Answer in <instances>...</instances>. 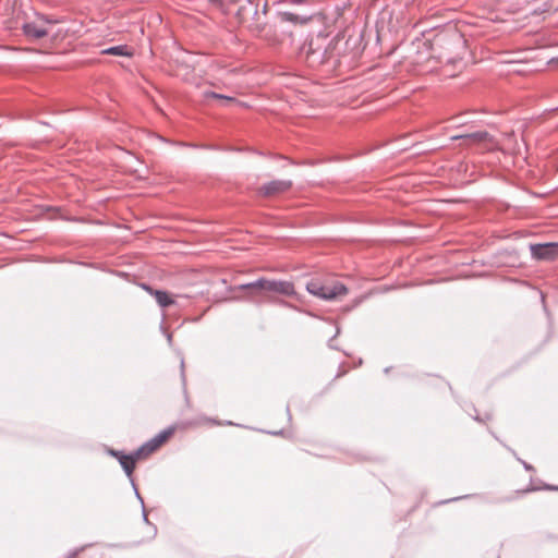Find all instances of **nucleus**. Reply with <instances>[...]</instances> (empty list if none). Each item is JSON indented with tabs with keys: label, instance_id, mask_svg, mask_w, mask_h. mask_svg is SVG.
I'll use <instances>...</instances> for the list:
<instances>
[{
	"label": "nucleus",
	"instance_id": "f257e3e1",
	"mask_svg": "<svg viewBox=\"0 0 558 558\" xmlns=\"http://www.w3.org/2000/svg\"><path fill=\"white\" fill-rule=\"evenodd\" d=\"M238 290L246 291L247 300L260 303L264 300L260 298L263 292H269L279 295L294 296L296 295L294 284L286 280H269L266 278H258L255 281L242 283L236 287Z\"/></svg>",
	"mask_w": 558,
	"mask_h": 558
},
{
	"label": "nucleus",
	"instance_id": "f03ea898",
	"mask_svg": "<svg viewBox=\"0 0 558 558\" xmlns=\"http://www.w3.org/2000/svg\"><path fill=\"white\" fill-rule=\"evenodd\" d=\"M260 0H247L238 11L239 19L246 24L250 32L255 36H260L266 27L267 2L263 3L262 13L259 12Z\"/></svg>",
	"mask_w": 558,
	"mask_h": 558
},
{
	"label": "nucleus",
	"instance_id": "7ed1b4c3",
	"mask_svg": "<svg viewBox=\"0 0 558 558\" xmlns=\"http://www.w3.org/2000/svg\"><path fill=\"white\" fill-rule=\"evenodd\" d=\"M306 291L326 301L333 300L339 295H345L349 292L348 288L341 282H336L332 286H324L317 279H313L306 283Z\"/></svg>",
	"mask_w": 558,
	"mask_h": 558
},
{
	"label": "nucleus",
	"instance_id": "20e7f679",
	"mask_svg": "<svg viewBox=\"0 0 558 558\" xmlns=\"http://www.w3.org/2000/svg\"><path fill=\"white\" fill-rule=\"evenodd\" d=\"M530 252L533 259L555 260L558 258V242L531 244Z\"/></svg>",
	"mask_w": 558,
	"mask_h": 558
},
{
	"label": "nucleus",
	"instance_id": "39448f33",
	"mask_svg": "<svg viewBox=\"0 0 558 558\" xmlns=\"http://www.w3.org/2000/svg\"><path fill=\"white\" fill-rule=\"evenodd\" d=\"M109 453L117 458L120 465L124 470L128 477L132 478L133 471L137 459L142 456V449H137L130 454H125L122 451L111 449Z\"/></svg>",
	"mask_w": 558,
	"mask_h": 558
},
{
	"label": "nucleus",
	"instance_id": "423d86ee",
	"mask_svg": "<svg viewBox=\"0 0 558 558\" xmlns=\"http://www.w3.org/2000/svg\"><path fill=\"white\" fill-rule=\"evenodd\" d=\"M292 187L291 180H272L263 184L259 189V193L263 196H274L289 191Z\"/></svg>",
	"mask_w": 558,
	"mask_h": 558
},
{
	"label": "nucleus",
	"instance_id": "0eeeda50",
	"mask_svg": "<svg viewBox=\"0 0 558 558\" xmlns=\"http://www.w3.org/2000/svg\"><path fill=\"white\" fill-rule=\"evenodd\" d=\"M450 140L451 141L464 140V141H470L472 143H484V144H486L485 145L486 148H490L495 144L494 137L486 131H478V132H474V133L452 135L450 137Z\"/></svg>",
	"mask_w": 558,
	"mask_h": 558
},
{
	"label": "nucleus",
	"instance_id": "6e6552de",
	"mask_svg": "<svg viewBox=\"0 0 558 558\" xmlns=\"http://www.w3.org/2000/svg\"><path fill=\"white\" fill-rule=\"evenodd\" d=\"M173 433L172 428L165 429L157 434L154 438L145 442L142 447L138 449H142L143 453H150L155 451L169 436H171Z\"/></svg>",
	"mask_w": 558,
	"mask_h": 558
},
{
	"label": "nucleus",
	"instance_id": "1a4fd4ad",
	"mask_svg": "<svg viewBox=\"0 0 558 558\" xmlns=\"http://www.w3.org/2000/svg\"><path fill=\"white\" fill-rule=\"evenodd\" d=\"M23 32L27 37L35 39H39L48 35V31L45 27H41L34 22L25 23L23 25Z\"/></svg>",
	"mask_w": 558,
	"mask_h": 558
},
{
	"label": "nucleus",
	"instance_id": "9d476101",
	"mask_svg": "<svg viewBox=\"0 0 558 558\" xmlns=\"http://www.w3.org/2000/svg\"><path fill=\"white\" fill-rule=\"evenodd\" d=\"M143 287H144V289H146L147 291H149L150 293H153L155 295L156 302L158 303V305L160 307H167V306L173 304L174 301L166 291L153 290L150 287L145 286V284Z\"/></svg>",
	"mask_w": 558,
	"mask_h": 558
},
{
	"label": "nucleus",
	"instance_id": "9b49d317",
	"mask_svg": "<svg viewBox=\"0 0 558 558\" xmlns=\"http://www.w3.org/2000/svg\"><path fill=\"white\" fill-rule=\"evenodd\" d=\"M280 15L282 21L300 25L308 23L312 19L310 15H299L289 11L281 12Z\"/></svg>",
	"mask_w": 558,
	"mask_h": 558
},
{
	"label": "nucleus",
	"instance_id": "f8f14e48",
	"mask_svg": "<svg viewBox=\"0 0 558 558\" xmlns=\"http://www.w3.org/2000/svg\"><path fill=\"white\" fill-rule=\"evenodd\" d=\"M104 54L131 57L133 52L126 45L112 46L101 51Z\"/></svg>",
	"mask_w": 558,
	"mask_h": 558
},
{
	"label": "nucleus",
	"instance_id": "ddd939ff",
	"mask_svg": "<svg viewBox=\"0 0 558 558\" xmlns=\"http://www.w3.org/2000/svg\"><path fill=\"white\" fill-rule=\"evenodd\" d=\"M203 96L206 99H208V98L218 99V100L222 101V106H228L229 104H233V102L239 104V101L234 97L218 94V93L211 92V90H205L203 93Z\"/></svg>",
	"mask_w": 558,
	"mask_h": 558
},
{
	"label": "nucleus",
	"instance_id": "4468645a",
	"mask_svg": "<svg viewBox=\"0 0 558 558\" xmlns=\"http://www.w3.org/2000/svg\"><path fill=\"white\" fill-rule=\"evenodd\" d=\"M266 300L268 302H271V303H276V304H279V305H282V306H290L288 302L281 300V299H278V298H275V296H271V295H268L266 298Z\"/></svg>",
	"mask_w": 558,
	"mask_h": 558
},
{
	"label": "nucleus",
	"instance_id": "2eb2a0df",
	"mask_svg": "<svg viewBox=\"0 0 558 558\" xmlns=\"http://www.w3.org/2000/svg\"><path fill=\"white\" fill-rule=\"evenodd\" d=\"M130 480H131V484H132V486H133V488H134V492H135L136 498L140 500V502H141V505H142V508H145V507H144V500H143L142 496L140 495L138 490H137V487H136V485H135V483H134V480H133V478H130Z\"/></svg>",
	"mask_w": 558,
	"mask_h": 558
},
{
	"label": "nucleus",
	"instance_id": "dca6fc26",
	"mask_svg": "<svg viewBox=\"0 0 558 558\" xmlns=\"http://www.w3.org/2000/svg\"><path fill=\"white\" fill-rule=\"evenodd\" d=\"M522 464H523L525 470H527V471L533 470V466L531 464L526 463L525 461H522Z\"/></svg>",
	"mask_w": 558,
	"mask_h": 558
},
{
	"label": "nucleus",
	"instance_id": "f3484780",
	"mask_svg": "<svg viewBox=\"0 0 558 558\" xmlns=\"http://www.w3.org/2000/svg\"><path fill=\"white\" fill-rule=\"evenodd\" d=\"M181 376H182V379L184 380L185 376H184V361L183 360L181 361Z\"/></svg>",
	"mask_w": 558,
	"mask_h": 558
},
{
	"label": "nucleus",
	"instance_id": "a211bd4d",
	"mask_svg": "<svg viewBox=\"0 0 558 558\" xmlns=\"http://www.w3.org/2000/svg\"><path fill=\"white\" fill-rule=\"evenodd\" d=\"M143 520H144L145 522H148L147 513H146L145 508H143Z\"/></svg>",
	"mask_w": 558,
	"mask_h": 558
},
{
	"label": "nucleus",
	"instance_id": "6ab92c4d",
	"mask_svg": "<svg viewBox=\"0 0 558 558\" xmlns=\"http://www.w3.org/2000/svg\"><path fill=\"white\" fill-rule=\"evenodd\" d=\"M546 489H550V490H558V487L547 485V486H546Z\"/></svg>",
	"mask_w": 558,
	"mask_h": 558
},
{
	"label": "nucleus",
	"instance_id": "aec40b11",
	"mask_svg": "<svg viewBox=\"0 0 558 558\" xmlns=\"http://www.w3.org/2000/svg\"><path fill=\"white\" fill-rule=\"evenodd\" d=\"M210 3H214V4H220L221 3V0H208Z\"/></svg>",
	"mask_w": 558,
	"mask_h": 558
},
{
	"label": "nucleus",
	"instance_id": "412c9836",
	"mask_svg": "<svg viewBox=\"0 0 558 558\" xmlns=\"http://www.w3.org/2000/svg\"><path fill=\"white\" fill-rule=\"evenodd\" d=\"M361 301H362L361 299L355 300V301H354V304H353V306H352V308H353V307H356V306L361 303Z\"/></svg>",
	"mask_w": 558,
	"mask_h": 558
},
{
	"label": "nucleus",
	"instance_id": "4be33fe9",
	"mask_svg": "<svg viewBox=\"0 0 558 558\" xmlns=\"http://www.w3.org/2000/svg\"><path fill=\"white\" fill-rule=\"evenodd\" d=\"M468 122H469V120H462V119H461L460 121H458V124H459V125H461V124H465V123H468Z\"/></svg>",
	"mask_w": 558,
	"mask_h": 558
},
{
	"label": "nucleus",
	"instance_id": "5701e85b",
	"mask_svg": "<svg viewBox=\"0 0 558 558\" xmlns=\"http://www.w3.org/2000/svg\"><path fill=\"white\" fill-rule=\"evenodd\" d=\"M292 3H302L303 0H291Z\"/></svg>",
	"mask_w": 558,
	"mask_h": 558
},
{
	"label": "nucleus",
	"instance_id": "b1692460",
	"mask_svg": "<svg viewBox=\"0 0 558 558\" xmlns=\"http://www.w3.org/2000/svg\"><path fill=\"white\" fill-rule=\"evenodd\" d=\"M167 339H168V341H169V342H171V341H172V336L169 333V335L167 336Z\"/></svg>",
	"mask_w": 558,
	"mask_h": 558
},
{
	"label": "nucleus",
	"instance_id": "393cba45",
	"mask_svg": "<svg viewBox=\"0 0 558 558\" xmlns=\"http://www.w3.org/2000/svg\"><path fill=\"white\" fill-rule=\"evenodd\" d=\"M75 553H73L69 558H74L75 557Z\"/></svg>",
	"mask_w": 558,
	"mask_h": 558
}]
</instances>
